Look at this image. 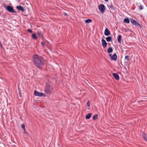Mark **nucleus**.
Masks as SVG:
<instances>
[{"instance_id": "obj_1", "label": "nucleus", "mask_w": 147, "mask_h": 147, "mask_svg": "<svg viewBox=\"0 0 147 147\" xmlns=\"http://www.w3.org/2000/svg\"><path fill=\"white\" fill-rule=\"evenodd\" d=\"M33 60L34 64L38 68H40L44 65V60L41 56L35 55L33 57Z\"/></svg>"}, {"instance_id": "obj_2", "label": "nucleus", "mask_w": 147, "mask_h": 147, "mask_svg": "<svg viewBox=\"0 0 147 147\" xmlns=\"http://www.w3.org/2000/svg\"><path fill=\"white\" fill-rule=\"evenodd\" d=\"M53 88L50 86L48 83H46L45 87L44 89V92L47 94H50L52 93Z\"/></svg>"}, {"instance_id": "obj_3", "label": "nucleus", "mask_w": 147, "mask_h": 147, "mask_svg": "<svg viewBox=\"0 0 147 147\" xmlns=\"http://www.w3.org/2000/svg\"><path fill=\"white\" fill-rule=\"evenodd\" d=\"M5 7L6 10L10 12L14 13L15 12L13 8L10 6H6Z\"/></svg>"}, {"instance_id": "obj_4", "label": "nucleus", "mask_w": 147, "mask_h": 147, "mask_svg": "<svg viewBox=\"0 0 147 147\" xmlns=\"http://www.w3.org/2000/svg\"><path fill=\"white\" fill-rule=\"evenodd\" d=\"M130 22L131 23L134 25L136 26H139L140 28H141V26L140 24L137 22L136 21L134 20L133 19H130Z\"/></svg>"}, {"instance_id": "obj_5", "label": "nucleus", "mask_w": 147, "mask_h": 147, "mask_svg": "<svg viewBox=\"0 0 147 147\" xmlns=\"http://www.w3.org/2000/svg\"><path fill=\"white\" fill-rule=\"evenodd\" d=\"M34 95L36 96H45L46 94L43 93H41L36 90H35L34 92Z\"/></svg>"}, {"instance_id": "obj_6", "label": "nucleus", "mask_w": 147, "mask_h": 147, "mask_svg": "<svg viewBox=\"0 0 147 147\" xmlns=\"http://www.w3.org/2000/svg\"><path fill=\"white\" fill-rule=\"evenodd\" d=\"M99 10L102 13H103L105 10V8L103 4H100L98 6Z\"/></svg>"}, {"instance_id": "obj_7", "label": "nucleus", "mask_w": 147, "mask_h": 147, "mask_svg": "<svg viewBox=\"0 0 147 147\" xmlns=\"http://www.w3.org/2000/svg\"><path fill=\"white\" fill-rule=\"evenodd\" d=\"M110 32L109 29L107 28H106L105 32L104 34L105 36H108L110 35Z\"/></svg>"}, {"instance_id": "obj_8", "label": "nucleus", "mask_w": 147, "mask_h": 147, "mask_svg": "<svg viewBox=\"0 0 147 147\" xmlns=\"http://www.w3.org/2000/svg\"><path fill=\"white\" fill-rule=\"evenodd\" d=\"M102 45L103 48H105L107 45V44L105 40L102 38Z\"/></svg>"}, {"instance_id": "obj_9", "label": "nucleus", "mask_w": 147, "mask_h": 147, "mask_svg": "<svg viewBox=\"0 0 147 147\" xmlns=\"http://www.w3.org/2000/svg\"><path fill=\"white\" fill-rule=\"evenodd\" d=\"M117 59V56L116 55V53H115L111 57V60L112 61H116Z\"/></svg>"}, {"instance_id": "obj_10", "label": "nucleus", "mask_w": 147, "mask_h": 147, "mask_svg": "<svg viewBox=\"0 0 147 147\" xmlns=\"http://www.w3.org/2000/svg\"><path fill=\"white\" fill-rule=\"evenodd\" d=\"M16 8L18 10L22 11V12H24L25 11L24 7L21 6H17Z\"/></svg>"}, {"instance_id": "obj_11", "label": "nucleus", "mask_w": 147, "mask_h": 147, "mask_svg": "<svg viewBox=\"0 0 147 147\" xmlns=\"http://www.w3.org/2000/svg\"><path fill=\"white\" fill-rule=\"evenodd\" d=\"M113 76L116 80L119 79V75L117 73H113Z\"/></svg>"}, {"instance_id": "obj_12", "label": "nucleus", "mask_w": 147, "mask_h": 147, "mask_svg": "<svg viewBox=\"0 0 147 147\" xmlns=\"http://www.w3.org/2000/svg\"><path fill=\"white\" fill-rule=\"evenodd\" d=\"M38 34L40 38H43V34L41 31H38Z\"/></svg>"}, {"instance_id": "obj_13", "label": "nucleus", "mask_w": 147, "mask_h": 147, "mask_svg": "<svg viewBox=\"0 0 147 147\" xmlns=\"http://www.w3.org/2000/svg\"><path fill=\"white\" fill-rule=\"evenodd\" d=\"M121 35H119L117 38V41L119 43H121Z\"/></svg>"}, {"instance_id": "obj_14", "label": "nucleus", "mask_w": 147, "mask_h": 147, "mask_svg": "<svg viewBox=\"0 0 147 147\" xmlns=\"http://www.w3.org/2000/svg\"><path fill=\"white\" fill-rule=\"evenodd\" d=\"M113 51V49L111 47H109L108 49L107 50V52L108 53H111Z\"/></svg>"}, {"instance_id": "obj_15", "label": "nucleus", "mask_w": 147, "mask_h": 147, "mask_svg": "<svg viewBox=\"0 0 147 147\" xmlns=\"http://www.w3.org/2000/svg\"><path fill=\"white\" fill-rule=\"evenodd\" d=\"M91 116V113H89L86 116V119H89Z\"/></svg>"}, {"instance_id": "obj_16", "label": "nucleus", "mask_w": 147, "mask_h": 147, "mask_svg": "<svg viewBox=\"0 0 147 147\" xmlns=\"http://www.w3.org/2000/svg\"><path fill=\"white\" fill-rule=\"evenodd\" d=\"M124 22L127 23H129L130 22L129 19L128 18L124 19Z\"/></svg>"}, {"instance_id": "obj_17", "label": "nucleus", "mask_w": 147, "mask_h": 147, "mask_svg": "<svg viewBox=\"0 0 147 147\" xmlns=\"http://www.w3.org/2000/svg\"><path fill=\"white\" fill-rule=\"evenodd\" d=\"M106 39L108 42H110L112 40V37L111 36H108L106 38Z\"/></svg>"}, {"instance_id": "obj_18", "label": "nucleus", "mask_w": 147, "mask_h": 147, "mask_svg": "<svg viewBox=\"0 0 147 147\" xmlns=\"http://www.w3.org/2000/svg\"><path fill=\"white\" fill-rule=\"evenodd\" d=\"M32 37L33 39L36 40L37 39V37L35 34H33L32 35Z\"/></svg>"}, {"instance_id": "obj_19", "label": "nucleus", "mask_w": 147, "mask_h": 147, "mask_svg": "<svg viewBox=\"0 0 147 147\" xmlns=\"http://www.w3.org/2000/svg\"><path fill=\"white\" fill-rule=\"evenodd\" d=\"M92 22V20L90 19H88L85 20V22L87 23L91 22Z\"/></svg>"}, {"instance_id": "obj_20", "label": "nucleus", "mask_w": 147, "mask_h": 147, "mask_svg": "<svg viewBox=\"0 0 147 147\" xmlns=\"http://www.w3.org/2000/svg\"><path fill=\"white\" fill-rule=\"evenodd\" d=\"M129 55H126L125 57V59L127 62H128L129 59Z\"/></svg>"}, {"instance_id": "obj_21", "label": "nucleus", "mask_w": 147, "mask_h": 147, "mask_svg": "<svg viewBox=\"0 0 147 147\" xmlns=\"http://www.w3.org/2000/svg\"><path fill=\"white\" fill-rule=\"evenodd\" d=\"M98 116L96 114L94 115L93 117V120H96L97 119Z\"/></svg>"}, {"instance_id": "obj_22", "label": "nucleus", "mask_w": 147, "mask_h": 147, "mask_svg": "<svg viewBox=\"0 0 147 147\" xmlns=\"http://www.w3.org/2000/svg\"><path fill=\"white\" fill-rule=\"evenodd\" d=\"M143 137L144 140L147 142V135L144 134L143 135Z\"/></svg>"}, {"instance_id": "obj_23", "label": "nucleus", "mask_w": 147, "mask_h": 147, "mask_svg": "<svg viewBox=\"0 0 147 147\" xmlns=\"http://www.w3.org/2000/svg\"><path fill=\"white\" fill-rule=\"evenodd\" d=\"M109 7L110 8L113 9H115V7H113V6L112 4H111V5L109 6Z\"/></svg>"}, {"instance_id": "obj_24", "label": "nucleus", "mask_w": 147, "mask_h": 147, "mask_svg": "<svg viewBox=\"0 0 147 147\" xmlns=\"http://www.w3.org/2000/svg\"><path fill=\"white\" fill-rule=\"evenodd\" d=\"M24 130V134L26 135H28V133L27 132V131H26V129Z\"/></svg>"}, {"instance_id": "obj_25", "label": "nucleus", "mask_w": 147, "mask_h": 147, "mask_svg": "<svg viewBox=\"0 0 147 147\" xmlns=\"http://www.w3.org/2000/svg\"><path fill=\"white\" fill-rule=\"evenodd\" d=\"M23 129V130L25 129V125L24 124H22L21 125Z\"/></svg>"}, {"instance_id": "obj_26", "label": "nucleus", "mask_w": 147, "mask_h": 147, "mask_svg": "<svg viewBox=\"0 0 147 147\" xmlns=\"http://www.w3.org/2000/svg\"><path fill=\"white\" fill-rule=\"evenodd\" d=\"M139 9L140 10L142 9H143V7L142 6V5H140V6H139Z\"/></svg>"}, {"instance_id": "obj_27", "label": "nucleus", "mask_w": 147, "mask_h": 147, "mask_svg": "<svg viewBox=\"0 0 147 147\" xmlns=\"http://www.w3.org/2000/svg\"><path fill=\"white\" fill-rule=\"evenodd\" d=\"M87 105L88 107H89L90 106V102L89 100H88L87 101Z\"/></svg>"}, {"instance_id": "obj_28", "label": "nucleus", "mask_w": 147, "mask_h": 147, "mask_svg": "<svg viewBox=\"0 0 147 147\" xmlns=\"http://www.w3.org/2000/svg\"><path fill=\"white\" fill-rule=\"evenodd\" d=\"M28 31L31 33H32V31L30 29H28Z\"/></svg>"}, {"instance_id": "obj_29", "label": "nucleus", "mask_w": 147, "mask_h": 147, "mask_svg": "<svg viewBox=\"0 0 147 147\" xmlns=\"http://www.w3.org/2000/svg\"><path fill=\"white\" fill-rule=\"evenodd\" d=\"M64 13L65 16H68V14H67V13Z\"/></svg>"}, {"instance_id": "obj_30", "label": "nucleus", "mask_w": 147, "mask_h": 147, "mask_svg": "<svg viewBox=\"0 0 147 147\" xmlns=\"http://www.w3.org/2000/svg\"><path fill=\"white\" fill-rule=\"evenodd\" d=\"M41 44L42 45V46H44L45 44H44V42H42L41 43Z\"/></svg>"}, {"instance_id": "obj_31", "label": "nucleus", "mask_w": 147, "mask_h": 147, "mask_svg": "<svg viewBox=\"0 0 147 147\" xmlns=\"http://www.w3.org/2000/svg\"><path fill=\"white\" fill-rule=\"evenodd\" d=\"M109 56L111 58V57H112V55L111 54H110L109 55Z\"/></svg>"}, {"instance_id": "obj_32", "label": "nucleus", "mask_w": 147, "mask_h": 147, "mask_svg": "<svg viewBox=\"0 0 147 147\" xmlns=\"http://www.w3.org/2000/svg\"><path fill=\"white\" fill-rule=\"evenodd\" d=\"M0 46L1 47H2V45L1 43V44H0Z\"/></svg>"}, {"instance_id": "obj_33", "label": "nucleus", "mask_w": 147, "mask_h": 147, "mask_svg": "<svg viewBox=\"0 0 147 147\" xmlns=\"http://www.w3.org/2000/svg\"><path fill=\"white\" fill-rule=\"evenodd\" d=\"M105 1L107 2L108 1V0H104Z\"/></svg>"}, {"instance_id": "obj_34", "label": "nucleus", "mask_w": 147, "mask_h": 147, "mask_svg": "<svg viewBox=\"0 0 147 147\" xmlns=\"http://www.w3.org/2000/svg\"><path fill=\"white\" fill-rule=\"evenodd\" d=\"M0 44H1V41H0Z\"/></svg>"}]
</instances>
